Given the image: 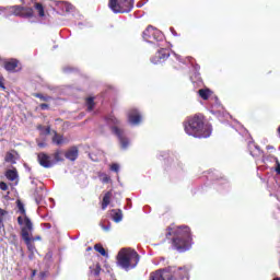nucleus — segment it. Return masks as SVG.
<instances>
[{"instance_id":"f257e3e1","label":"nucleus","mask_w":280,"mask_h":280,"mask_svg":"<svg viewBox=\"0 0 280 280\" xmlns=\"http://www.w3.org/2000/svg\"><path fill=\"white\" fill-rule=\"evenodd\" d=\"M23 5H13L3 8L0 7L1 12L7 11L9 14L7 16H21L22 19H30V23H38L36 15H34V9L37 10L38 16H45V8L43 4L36 2V0H22Z\"/></svg>"},{"instance_id":"f03ea898","label":"nucleus","mask_w":280,"mask_h":280,"mask_svg":"<svg viewBox=\"0 0 280 280\" xmlns=\"http://www.w3.org/2000/svg\"><path fill=\"white\" fill-rule=\"evenodd\" d=\"M142 37L145 43L160 47L155 55L151 57L152 65H161V62H165V60L170 58V50H167V48H163L164 45L162 43L165 40V35H163V32H161L159 28H154L152 25H149L142 33Z\"/></svg>"},{"instance_id":"7ed1b4c3","label":"nucleus","mask_w":280,"mask_h":280,"mask_svg":"<svg viewBox=\"0 0 280 280\" xmlns=\"http://www.w3.org/2000/svg\"><path fill=\"white\" fill-rule=\"evenodd\" d=\"M173 235L172 244L175 250L178 253H186L191 248V230L187 225H182L178 228L170 226L167 229L166 237Z\"/></svg>"},{"instance_id":"20e7f679","label":"nucleus","mask_w":280,"mask_h":280,"mask_svg":"<svg viewBox=\"0 0 280 280\" xmlns=\"http://www.w3.org/2000/svg\"><path fill=\"white\" fill-rule=\"evenodd\" d=\"M184 128L186 133L197 139H209L211 132H213L211 125H205L202 115L188 118L187 122L184 124Z\"/></svg>"},{"instance_id":"39448f33","label":"nucleus","mask_w":280,"mask_h":280,"mask_svg":"<svg viewBox=\"0 0 280 280\" xmlns=\"http://www.w3.org/2000/svg\"><path fill=\"white\" fill-rule=\"evenodd\" d=\"M116 259V265L118 268H121L128 272L129 270H133L136 266H139L141 256L133 248L125 247L118 252Z\"/></svg>"},{"instance_id":"423d86ee","label":"nucleus","mask_w":280,"mask_h":280,"mask_svg":"<svg viewBox=\"0 0 280 280\" xmlns=\"http://www.w3.org/2000/svg\"><path fill=\"white\" fill-rule=\"evenodd\" d=\"M150 280H189V271L185 267H166L151 273Z\"/></svg>"},{"instance_id":"0eeeda50","label":"nucleus","mask_w":280,"mask_h":280,"mask_svg":"<svg viewBox=\"0 0 280 280\" xmlns=\"http://www.w3.org/2000/svg\"><path fill=\"white\" fill-rule=\"evenodd\" d=\"M105 121L107 126H109L112 135H115V137H117L121 150H127L130 147V140L126 137V131L119 128V119H117V117H115L114 115H109L105 117Z\"/></svg>"},{"instance_id":"6e6552de","label":"nucleus","mask_w":280,"mask_h":280,"mask_svg":"<svg viewBox=\"0 0 280 280\" xmlns=\"http://www.w3.org/2000/svg\"><path fill=\"white\" fill-rule=\"evenodd\" d=\"M172 54H173V57L175 58V60L177 62H179V65H187V62H189V65L192 69V73L190 75V81L192 82L194 86H196L197 89H200V86L203 85L202 77H200V65L195 63L192 57H186L185 59H183V57H180V55H178L174 51Z\"/></svg>"},{"instance_id":"1a4fd4ad","label":"nucleus","mask_w":280,"mask_h":280,"mask_svg":"<svg viewBox=\"0 0 280 280\" xmlns=\"http://www.w3.org/2000/svg\"><path fill=\"white\" fill-rule=\"evenodd\" d=\"M108 8L114 14H128L135 8V0H109Z\"/></svg>"},{"instance_id":"9d476101","label":"nucleus","mask_w":280,"mask_h":280,"mask_svg":"<svg viewBox=\"0 0 280 280\" xmlns=\"http://www.w3.org/2000/svg\"><path fill=\"white\" fill-rule=\"evenodd\" d=\"M128 120L131 126H139L141 124V114L139 113V109H130L128 113Z\"/></svg>"},{"instance_id":"9b49d317","label":"nucleus","mask_w":280,"mask_h":280,"mask_svg":"<svg viewBox=\"0 0 280 280\" xmlns=\"http://www.w3.org/2000/svg\"><path fill=\"white\" fill-rule=\"evenodd\" d=\"M37 161L42 167H45L46 170H49V167H54V162H51L48 154L45 152H40L37 155Z\"/></svg>"},{"instance_id":"f8f14e48","label":"nucleus","mask_w":280,"mask_h":280,"mask_svg":"<svg viewBox=\"0 0 280 280\" xmlns=\"http://www.w3.org/2000/svg\"><path fill=\"white\" fill-rule=\"evenodd\" d=\"M34 231V224L32 223V220L27 218L26 215L24 217V226L21 230V236L23 237H31L30 234Z\"/></svg>"},{"instance_id":"ddd939ff","label":"nucleus","mask_w":280,"mask_h":280,"mask_svg":"<svg viewBox=\"0 0 280 280\" xmlns=\"http://www.w3.org/2000/svg\"><path fill=\"white\" fill-rule=\"evenodd\" d=\"M247 148L250 156H253L254 159H259V156L264 158V151H261L259 145L255 144L254 141H249Z\"/></svg>"},{"instance_id":"4468645a","label":"nucleus","mask_w":280,"mask_h":280,"mask_svg":"<svg viewBox=\"0 0 280 280\" xmlns=\"http://www.w3.org/2000/svg\"><path fill=\"white\" fill-rule=\"evenodd\" d=\"M66 159H68V161H75L78 159V148L72 147L70 148L66 154H65Z\"/></svg>"},{"instance_id":"2eb2a0df","label":"nucleus","mask_w":280,"mask_h":280,"mask_svg":"<svg viewBox=\"0 0 280 280\" xmlns=\"http://www.w3.org/2000/svg\"><path fill=\"white\" fill-rule=\"evenodd\" d=\"M22 240H24L27 250L30 253H36V246L34 245V243H32V242H34V237L26 236V237H22Z\"/></svg>"},{"instance_id":"dca6fc26","label":"nucleus","mask_w":280,"mask_h":280,"mask_svg":"<svg viewBox=\"0 0 280 280\" xmlns=\"http://www.w3.org/2000/svg\"><path fill=\"white\" fill-rule=\"evenodd\" d=\"M5 178H8V180H11L12 183L13 180H19V172L16 171V168L7 170Z\"/></svg>"},{"instance_id":"f3484780","label":"nucleus","mask_w":280,"mask_h":280,"mask_svg":"<svg viewBox=\"0 0 280 280\" xmlns=\"http://www.w3.org/2000/svg\"><path fill=\"white\" fill-rule=\"evenodd\" d=\"M112 220H114L116 224H119V222L124 220V212L121 211V209L112 210Z\"/></svg>"},{"instance_id":"a211bd4d","label":"nucleus","mask_w":280,"mask_h":280,"mask_svg":"<svg viewBox=\"0 0 280 280\" xmlns=\"http://www.w3.org/2000/svg\"><path fill=\"white\" fill-rule=\"evenodd\" d=\"M19 67V60L16 59H11L4 63V69L7 71H14Z\"/></svg>"},{"instance_id":"6ab92c4d","label":"nucleus","mask_w":280,"mask_h":280,"mask_svg":"<svg viewBox=\"0 0 280 280\" xmlns=\"http://www.w3.org/2000/svg\"><path fill=\"white\" fill-rule=\"evenodd\" d=\"M58 7L66 12V14H71L73 12V7L69 2H59Z\"/></svg>"},{"instance_id":"aec40b11","label":"nucleus","mask_w":280,"mask_h":280,"mask_svg":"<svg viewBox=\"0 0 280 280\" xmlns=\"http://www.w3.org/2000/svg\"><path fill=\"white\" fill-rule=\"evenodd\" d=\"M110 198H113V192L107 191L103 197V202H102L103 211L106 210V207H108L110 205Z\"/></svg>"},{"instance_id":"412c9836","label":"nucleus","mask_w":280,"mask_h":280,"mask_svg":"<svg viewBox=\"0 0 280 280\" xmlns=\"http://www.w3.org/2000/svg\"><path fill=\"white\" fill-rule=\"evenodd\" d=\"M16 154V151L7 152L4 161L5 163H11V165H16V158L14 156Z\"/></svg>"},{"instance_id":"4be33fe9","label":"nucleus","mask_w":280,"mask_h":280,"mask_svg":"<svg viewBox=\"0 0 280 280\" xmlns=\"http://www.w3.org/2000/svg\"><path fill=\"white\" fill-rule=\"evenodd\" d=\"M211 90L209 89H200L198 91V95L201 97V100H209V97H211Z\"/></svg>"},{"instance_id":"5701e85b","label":"nucleus","mask_w":280,"mask_h":280,"mask_svg":"<svg viewBox=\"0 0 280 280\" xmlns=\"http://www.w3.org/2000/svg\"><path fill=\"white\" fill-rule=\"evenodd\" d=\"M90 272L94 277H100V272H102V267L100 266V264H96L94 266H90Z\"/></svg>"},{"instance_id":"b1692460","label":"nucleus","mask_w":280,"mask_h":280,"mask_svg":"<svg viewBox=\"0 0 280 280\" xmlns=\"http://www.w3.org/2000/svg\"><path fill=\"white\" fill-rule=\"evenodd\" d=\"M52 143H55V145H62V143H65V138L61 135L55 133Z\"/></svg>"},{"instance_id":"393cba45","label":"nucleus","mask_w":280,"mask_h":280,"mask_svg":"<svg viewBox=\"0 0 280 280\" xmlns=\"http://www.w3.org/2000/svg\"><path fill=\"white\" fill-rule=\"evenodd\" d=\"M94 249L96 250V253H100L102 257H108V253H106V249H104V246H102V244L94 245Z\"/></svg>"},{"instance_id":"a878e982","label":"nucleus","mask_w":280,"mask_h":280,"mask_svg":"<svg viewBox=\"0 0 280 280\" xmlns=\"http://www.w3.org/2000/svg\"><path fill=\"white\" fill-rule=\"evenodd\" d=\"M86 106H88V110L90 113H91V110H93V108H95V101L93 97L86 98Z\"/></svg>"},{"instance_id":"bb28decb","label":"nucleus","mask_w":280,"mask_h":280,"mask_svg":"<svg viewBox=\"0 0 280 280\" xmlns=\"http://www.w3.org/2000/svg\"><path fill=\"white\" fill-rule=\"evenodd\" d=\"M34 97H37L38 100H40L42 102H49V100H51V96L49 95H44L40 93H35Z\"/></svg>"},{"instance_id":"cd10ccee","label":"nucleus","mask_w":280,"mask_h":280,"mask_svg":"<svg viewBox=\"0 0 280 280\" xmlns=\"http://www.w3.org/2000/svg\"><path fill=\"white\" fill-rule=\"evenodd\" d=\"M238 129H236V131L238 132V135H243L244 137H246V135H248V130H246V128H244V126L238 124Z\"/></svg>"},{"instance_id":"c85d7f7f","label":"nucleus","mask_w":280,"mask_h":280,"mask_svg":"<svg viewBox=\"0 0 280 280\" xmlns=\"http://www.w3.org/2000/svg\"><path fill=\"white\" fill-rule=\"evenodd\" d=\"M100 178H101L102 183H104V184L110 183V176H108L106 173L101 174Z\"/></svg>"},{"instance_id":"c756f323","label":"nucleus","mask_w":280,"mask_h":280,"mask_svg":"<svg viewBox=\"0 0 280 280\" xmlns=\"http://www.w3.org/2000/svg\"><path fill=\"white\" fill-rule=\"evenodd\" d=\"M100 226L103 229V231H105V233H108V231H110V222H107L106 225L104 224V222H101Z\"/></svg>"},{"instance_id":"7c9ffc66","label":"nucleus","mask_w":280,"mask_h":280,"mask_svg":"<svg viewBox=\"0 0 280 280\" xmlns=\"http://www.w3.org/2000/svg\"><path fill=\"white\" fill-rule=\"evenodd\" d=\"M18 209L22 215H25V206L23 205V202H18Z\"/></svg>"},{"instance_id":"2f4dec72","label":"nucleus","mask_w":280,"mask_h":280,"mask_svg":"<svg viewBox=\"0 0 280 280\" xmlns=\"http://www.w3.org/2000/svg\"><path fill=\"white\" fill-rule=\"evenodd\" d=\"M167 156H170V152L167 151H160L158 159H167Z\"/></svg>"},{"instance_id":"473e14b6","label":"nucleus","mask_w":280,"mask_h":280,"mask_svg":"<svg viewBox=\"0 0 280 280\" xmlns=\"http://www.w3.org/2000/svg\"><path fill=\"white\" fill-rule=\"evenodd\" d=\"M110 170L112 172H116V173L119 172V164L117 163L112 164Z\"/></svg>"},{"instance_id":"72a5a7b5","label":"nucleus","mask_w":280,"mask_h":280,"mask_svg":"<svg viewBox=\"0 0 280 280\" xmlns=\"http://www.w3.org/2000/svg\"><path fill=\"white\" fill-rule=\"evenodd\" d=\"M0 189L2 191H8V184H5V182H0Z\"/></svg>"},{"instance_id":"f704fd0d","label":"nucleus","mask_w":280,"mask_h":280,"mask_svg":"<svg viewBox=\"0 0 280 280\" xmlns=\"http://www.w3.org/2000/svg\"><path fill=\"white\" fill-rule=\"evenodd\" d=\"M54 159H55V161H62V158H60V152L59 151H57V152H55V154H54Z\"/></svg>"},{"instance_id":"c9c22d12","label":"nucleus","mask_w":280,"mask_h":280,"mask_svg":"<svg viewBox=\"0 0 280 280\" xmlns=\"http://www.w3.org/2000/svg\"><path fill=\"white\" fill-rule=\"evenodd\" d=\"M5 213L8 212L0 208V224L3 222V215H5Z\"/></svg>"},{"instance_id":"e433bc0d","label":"nucleus","mask_w":280,"mask_h":280,"mask_svg":"<svg viewBox=\"0 0 280 280\" xmlns=\"http://www.w3.org/2000/svg\"><path fill=\"white\" fill-rule=\"evenodd\" d=\"M148 3V0H141L137 3V8H143Z\"/></svg>"},{"instance_id":"4c0bfd02","label":"nucleus","mask_w":280,"mask_h":280,"mask_svg":"<svg viewBox=\"0 0 280 280\" xmlns=\"http://www.w3.org/2000/svg\"><path fill=\"white\" fill-rule=\"evenodd\" d=\"M0 89H2V91H5V84H3V75L0 74Z\"/></svg>"},{"instance_id":"58836bf2","label":"nucleus","mask_w":280,"mask_h":280,"mask_svg":"<svg viewBox=\"0 0 280 280\" xmlns=\"http://www.w3.org/2000/svg\"><path fill=\"white\" fill-rule=\"evenodd\" d=\"M39 108H40L42 110H47V108H49V104H47V103H42V104L39 105Z\"/></svg>"},{"instance_id":"ea45409f","label":"nucleus","mask_w":280,"mask_h":280,"mask_svg":"<svg viewBox=\"0 0 280 280\" xmlns=\"http://www.w3.org/2000/svg\"><path fill=\"white\" fill-rule=\"evenodd\" d=\"M38 277H39V279H47V271H42V272H39V275H38Z\"/></svg>"},{"instance_id":"a19ab883","label":"nucleus","mask_w":280,"mask_h":280,"mask_svg":"<svg viewBox=\"0 0 280 280\" xmlns=\"http://www.w3.org/2000/svg\"><path fill=\"white\" fill-rule=\"evenodd\" d=\"M36 205H43V197H35Z\"/></svg>"},{"instance_id":"79ce46f5","label":"nucleus","mask_w":280,"mask_h":280,"mask_svg":"<svg viewBox=\"0 0 280 280\" xmlns=\"http://www.w3.org/2000/svg\"><path fill=\"white\" fill-rule=\"evenodd\" d=\"M214 102H215V103H214L213 106H214L215 108H220V101L218 100V97H214Z\"/></svg>"},{"instance_id":"37998d69","label":"nucleus","mask_w":280,"mask_h":280,"mask_svg":"<svg viewBox=\"0 0 280 280\" xmlns=\"http://www.w3.org/2000/svg\"><path fill=\"white\" fill-rule=\"evenodd\" d=\"M18 223L20 224V226H23V224L25 223L23 222V217L18 218Z\"/></svg>"},{"instance_id":"c03bdc74","label":"nucleus","mask_w":280,"mask_h":280,"mask_svg":"<svg viewBox=\"0 0 280 280\" xmlns=\"http://www.w3.org/2000/svg\"><path fill=\"white\" fill-rule=\"evenodd\" d=\"M37 145H38V148H47L46 142H38Z\"/></svg>"},{"instance_id":"a18cd8bd","label":"nucleus","mask_w":280,"mask_h":280,"mask_svg":"<svg viewBox=\"0 0 280 280\" xmlns=\"http://www.w3.org/2000/svg\"><path fill=\"white\" fill-rule=\"evenodd\" d=\"M221 185H229V180L221 178Z\"/></svg>"},{"instance_id":"49530a36","label":"nucleus","mask_w":280,"mask_h":280,"mask_svg":"<svg viewBox=\"0 0 280 280\" xmlns=\"http://www.w3.org/2000/svg\"><path fill=\"white\" fill-rule=\"evenodd\" d=\"M170 31L172 32L173 36H177L176 31L174 30V27H171Z\"/></svg>"},{"instance_id":"de8ad7c7","label":"nucleus","mask_w":280,"mask_h":280,"mask_svg":"<svg viewBox=\"0 0 280 280\" xmlns=\"http://www.w3.org/2000/svg\"><path fill=\"white\" fill-rule=\"evenodd\" d=\"M276 172H277V174L280 175V164H279V163H278V165H277V167H276Z\"/></svg>"},{"instance_id":"09e8293b","label":"nucleus","mask_w":280,"mask_h":280,"mask_svg":"<svg viewBox=\"0 0 280 280\" xmlns=\"http://www.w3.org/2000/svg\"><path fill=\"white\" fill-rule=\"evenodd\" d=\"M28 259H34V253H31V254L28 255Z\"/></svg>"},{"instance_id":"8fccbe9b","label":"nucleus","mask_w":280,"mask_h":280,"mask_svg":"<svg viewBox=\"0 0 280 280\" xmlns=\"http://www.w3.org/2000/svg\"><path fill=\"white\" fill-rule=\"evenodd\" d=\"M267 150H275V147H272V145H267Z\"/></svg>"},{"instance_id":"3c124183","label":"nucleus","mask_w":280,"mask_h":280,"mask_svg":"<svg viewBox=\"0 0 280 280\" xmlns=\"http://www.w3.org/2000/svg\"><path fill=\"white\" fill-rule=\"evenodd\" d=\"M46 229H51V224L45 223Z\"/></svg>"},{"instance_id":"603ef678","label":"nucleus","mask_w":280,"mask_h":280,"mask_svg":"<svg viewBox=\"0 0 280 280\" xmlns=\"http://www.w3.org/2000/svg\"><path fill=\"white\" fill-rule=\"evenodd\" d=\"M31 277H36V270L32 271V276Z\"/></svg>"},{"instance_id":"864d4df0","label":"nucleus","mask_w":280,"mask_h":280,"mask_svg":"<svg viewBox=\"0 0 280 280\" xmlns=\"http://www.w3.org/2000/svg\"><path fill=\"white\" fill-rule=\"evenodd\" d=\"M46 132H47V135H49V132H51V129L48 127V128L46 129Z\"/></svg>"},{"instance_id":"5fc2aeb1","label":"nucleus","mask_w":280,"mask_h":280,"mask_svg":"<svg viewBox=\"0 0 280 280\" xmlns=\"http://www.w3.org/2000/svg\"><path fill=\"white\" fill-rule=\"evenodd\" d=\"M33 240L36 242V240H40V236L33 237Z\"/></svg>"},{"instance_id":"6e6d98bb","label":"nucleus","mask_w":280,"mask_h":280,"mask_svg":"<svg viewBox=\"0 0 280 280\" xmlns=\"http://www.w3.org/2000/svg\"><path fill=\"white\" fill-rule=\"evenodd\" d=\"M65 71H66V73H67V72H69V69L66 68Z\"/></svg>"},{"instance_id":"4d7b16f0","label":"nucleus","mask_w":280,"mask_h":280,"mask_svg":"<svg viewBox=\"0 0 280 280\" xmlns=\"http://www.w3.org/2000/svg\"><path fill=\"white\" fill-rule=\"evenodd\" d=\"M273 280H280V278L278 277V278H275Z\"/></svg>"},{"instance_id":"13d9d810","label":"nucleus","mask_w":280,"mask_h":280,"mask_svg":"<svg viewBox=\"0 0 280 280\" xmlns=\"http://www.w3.org/2000/svg\"><path fill=\"white\" fill-rule=\"evenodd\" d=\"M174 69H178V67H177V66H174Z\"/></svg>"},{"instance_id":"bf43d9fd","label":"nucleus","mask_w":280,"mask_h":280,"mask_svg":"<svg viewBox=\"0 0 280 280\" xmlns=\"http://www.w3.org/2000/svg\"><path fill=\"white\" fill-rule=\"evenodd\" d=\"M32 185H34V180H32Z\"/></svg>"},{"instance_id":"052dcab7","label":"nucleus","mask_w":280,"mask_h":280,"mask_svg":"<svg viewBox=\"0 0 280 280\" xmlns=\"http://www.w3.org/2000/svg\"><path fill=\"white\" fill-rule=\"evenodd\" d=\"M79 25H82V23H79Z\"/></svg>"}]
</instances>
